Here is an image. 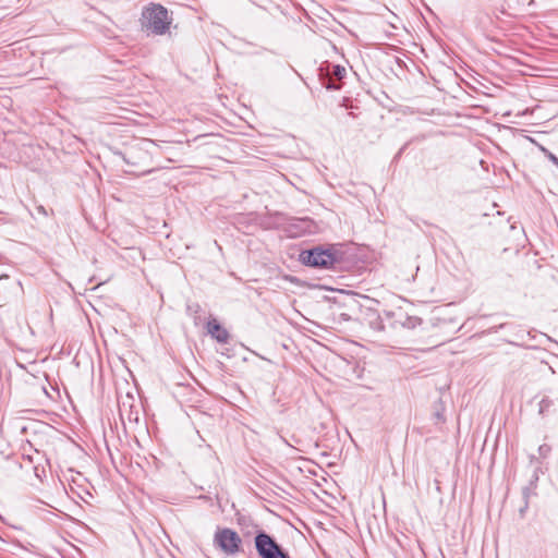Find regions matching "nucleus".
Wrapping results in <instances>:
<instances>
[{
  "label": "nucleus",
  "mask_w": 558,
  "mask_h": 558,
  "mask_svg": "<svg viewBox=\"0 0 558 558\" xmlns=\"http://www.w3.org/2000/svg\"><path fill=\"white\" fill-rule=\"evenodd\" d=\"M171 24L172 16L163 5L149 3L143 8L140 17V25L142 31L148 35H166L169 33Z\"/></svg>",
  "instance_id": "1"
},
{
  "label": "nucleus",
  "mask_w": 558,
  "mask_h": 558,
  "mask_svg": "<svg viewBox=\"0 0 558 558\" xmlns=\"http://www.w3.org/2000/svg\"><path fill=\"white\" fill-rule=\"evenodd\" d=\"M214 545L227 556H235L242 550L240 535L229 527L217 529L214 535Z\"/></svg>",
  "instance_id": "2"
},
{
  "label": "nucleus",
  "mask_w": 558,
  "mask_h": 558,
  "mask_svg": "<svg viewBox=\"0 0 558 558\" xmlns=\"http://www.w3.org/2000/svg\"><path fill=\"white\" fill-rule=\"evenodd\" d=\"M300 258L305 265L322 268H330L338 262L332 250H324L322 247L304 251L301 253Z\"/></svg>",
  "instance_id": "3"
},
{
  "label": "nucleus",
  "mask_w": 558,
  "mask_h": 558,
  "mask_svg": "<svg viewBox=\"0 0 558 558\" xmlns=\"http://www.w3.org/2000/svg\"><path fill=\"white\" fill-rule=\"evenodd\" d=\"M255 547L262 558H288L282 548L264 532L255 536Z\"/></svg>",
  "instance_id": "4"
},
{
  "label": "nucleus",
  "mask_w": 558,
  "mask_h": 558,
  "mask_svg": "<svg viewBox=\"0 0 558 558\" xmlns=\"http://www.w3.org/2000/svg\"><path fill=\"white\" fill-rule=\"evenodd\" d=\"M207 330L213 338H215L218 342L225 343L228 341L229 333L222 328L216 320L208 322Z\"/></svg>",
  "instance_id": "5"
},
{
  "label": "nucleus",
  "mask_w": 558,
  "mask_h": 558,
  "mask_svg": "<svg viewBox=\"0 0 558 558\" xmlns=\"http://www.w3.org/2000/svg\"><path fill=\"white\" fill-rule=\"evenodd\" d=\"M420 324L421 319L417 317H405V319L401 322V325L407 328H415Z\"/></svg>",
  "instance_id": "6"
},
{
  "label": "nucleus",
  "mask_w": 558,
  "mask_h": 558,
  "mask_svg": "<svg viewBox=\"0 0 558 558\" xmlns=\"http://www.w3.org/2000/svg\"><path fill=\"white\" fill-rule=\"evenodd\" d=\"M347 73V70L345 68L341 66V65H333L332 66V72L331 74L337 77L338 80H341L342 77H344Z\"/></svg>",
  "instance_id": "7"
},
{
  "label": "nucleus",
  "mask_w": 558,
  "mask_h": 558,
  "mask_svg": "<svg viewBox=\"0 0 558 558\" xmlns=\"http://www.w3.org/2000/svg\"><path fill=\"white\" fill-rule=\"evenodd\" d=\"M551 404V401L547 398L543 399L541 402H539V412L543 413L546 409L549 408V405Z\"/></svg>",
  "instance_id": "8"
},
{
  "label": "nucleus",
  "mask_w": 558,
  "mask_h": 558,
  "mask_svg": "<svg viewBox=\"0 0 558 558\" xmlns=\"http://www.w3.org/2000/svg\"><path fill=\"white\" fill-rule=\"evenodd\" d=\"M548 158L558 167V158L554 154H549Z\"/></svg>",
  "instance_id": "9"
},
{
  "label": "nucleus",
  "mask_w": 558,
  "mask_h": 558,
  "mask_svg": "<svg viewBox=\"0 0 558 558\" xmlns=\"http://www.w3.org/2000/svg\"><path fill=\"white\" fill-rule=\"evenodd\" d=\"M437 417H438V420H442L440 413H437Z\"/></svg>",
  "instance_id": "10"
}]
</instances>
